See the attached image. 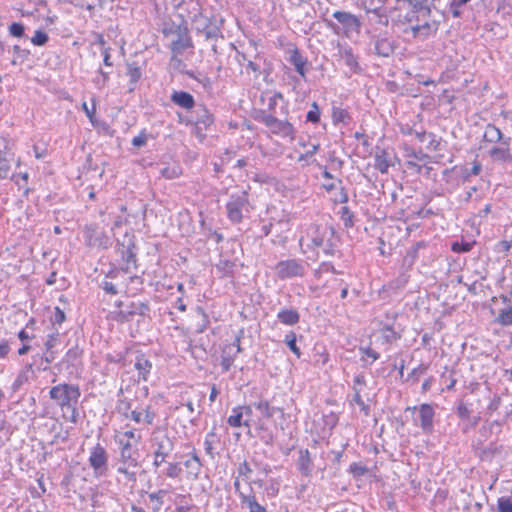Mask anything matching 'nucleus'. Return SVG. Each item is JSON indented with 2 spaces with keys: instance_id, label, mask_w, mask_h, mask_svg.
<instances>
[{
  "instance_id": "1",
  "label": "nucleus",
  "mask_w": 512,
  "mask_h": 512,
  "mask_svg": "<svg viewBox=\"0 0 512 512\" xmlns=\"http://www.w3.org/2000/svg\"><path fill=\"white\" fill-rule=\"evenodd\" d=\"M50 398L61 408L63 417L76 424L79 418L77 404L81 396L78 385L61 383L53 386L49 391Z\"/></svg>"
},
{
  "instance_id": "2",
  "label": "nucleus",
  "mask_w": 512,
  "mask_h": 512,
  "mask_svg": "<svg viewBox=\"0 0 512 512\" xmlns=\"http://www.w3.org/2000/svg\"><path fill=\"white\" fill-rule=\"evenodd\" d=\"M441 18V13L432 6L416 13H406L403 22L409 25L414 37L426 39L438 31Z\"/></svg>"
},
{
  "instance_id": "3",
  "label": "nucleus",
  "mask_w": 512,
  "mask_h": 512,
  "mask_svg": "<svg viewBox=\"0 0 512 512\" xmlns=\"http://www.w3.org/2000/svg\"><path fill=\"white\" fill-rule=\"evenodd\" d=\"M334 234L335 231L332 227L317 224H312L307 231V237L312 246L321 248L326 255H333L334 253Z\"/></svg>"
},
{
  "instance_id": "4",
  "label": "nucleus",
  "mask_w": 512,
  "mask_h": 512,
  "mask_svg": "<svg viewBox=\"0 0 512 512\" xmlns=\"http://www.w3.org/2000/svg\"><path fill=\"white\" fill-rule=\"evenodd\" d=\"M251 209L252 206L246 190L231 194L226 203L227 217L233 223H240L244 214L250 213Z\"/></svg>"
},
{
  "instance_id": "5",
  "label": "nucleus",
  "mask_w": 512,
  "mask_h": 512,
  "mask_svg": "<svg viewBox=\"0 0 512 512\" xmlns=\"http://www.w3.org/2000/svg\"><path fill=\"white\" fill-rule=\"evenodd\" d=\"M255 119L263 123L275 135L290 139L295 137L294 126L287 120H280L266 111H260Z\"/></svg>"
},
{
  "instance_id": "6",
  "label": "nucleus",
  "mask_w": 512,
  "mask_h": 512,
  "mask_svg": "<svg viewBox=\"0 0 512 512\" xmlns=\"http://www.w3.org/2000/svg\"><path fill=\"white\" fill-rule=\"evenodd\" d=\"M139 457V451H119L116 462L117 472L124 475L128 481L135 482L137 480L135 469L140 467Z\"/></svg>"
},
{
  "instance_id": "7",
  "label": "nucleus",
  "mask_w": 512,
  "mask_h": 512,
  "mask_svg": "<svg viewBox=\"0 0 512 512\" xmlns=\"http://www.w3.org/2000/svg\"><path fill=\"white\" fill-rule=\"evenodd\" d=\"M276 276L281 279L303 277L306 272L304 262L299 259H287L279 261L274 268Z\"/></svg>"
},
{
  "instance_id": "8",
  "label": "nucleus",
  "mask_w": 512,
  "mask_h": 512,
  "mask_svg": "<svg viewBox=\"0 0 512 512\" xmlns=\"http://www.w3.org/2000/svg\"><path fill=\"white\" fill-rule=\"evenodd\" d=\"M116 306L119 308L117 312V320L120 322H128L135 315L144 316L150 310L149 304L141 301H119L116 303Z\"/></svg>"
},
{
  "instance_id": "9",
  "label": "nucleus",
  "mask_w": 512,
  "mask_h": 512,
  "mask_svg": "<svg viewBox=\"0 0 512 512\" xmlns=\"http://www.w3.org/2000/svg\"><path fill=\"white\" fill-rule=\"evenodd\" d=\"M342 26L343 33L346 37L353 34H360L362 27L361 16H357L348 11L337 10L332 15Z\"/></svg>"
},
{
  "instance_id": "10",
  "label": "nucleus",
  "mask_w": 512,
  "mask_h": 512,
  "mask_svg": "<svg viewBox=\"0 0 512 512\" xmlns=\"http://www.w3.org/2000/svg\"><path fill=\"white\" fill-rule=\"evenodd\" d=\"M150 441L157 456H169L175 447L174 438L160 429L153 431Z\"/></svg>"
},
{
  "instance_id": "11",
  "label": "nucleus",
  "mask_w": 512,
  "mask_h": 512,
  "mask_svg": "<svg viewBox=\"0 0 512 512\" xmlns=\"http://www.w3.org/2000/svg\"><path fill=\"white\" fill-rule=\"evenodd\" d=\"M89 465L96 476H103L108 470V452L100 443H97L90 451Z\"/></svg>"
},
{
  "instance_id": "12",
  "label": "nucleus",
  "mask_w": 512,
  "mask_h": 512,
  "mask_svg": "<svg viewBox=\"0 0 512 512\" xmlns=\"http://www.w3.org/2000/svg\"><path fill=\"white\" fill-rule=\"evenodd\" d=\"M83 234L86 245L90 247L107 248L110 245L109 237L97 224L86 225Z\"/></svg>"
},
{
  "instance_id": "13",
  "label": "nucleus",
  "mask_w": 512,
  "mask_h": 512,
  "mask_svg": "<svg viewBox=\"0 0 512 512\" xmlns=\"http://www.w3.org/2000/svg\"><path fill=\"white\" fill-rule=\"evenodd\" d=\"M253 405H239L232 409V414L227 418L229 426L237 428L245 426L250 428Z\"/></svg>"
},
{
  "instance_id": "14",
  "label": "nucleus",
  "mask_w": 512,
  "mask_h": 512,
  "mask_svg": "<svg viewBox=\"0 0 512 512\" xmlns=\"http://www.w3.org/2000/svg\"><path fill=\"white\" fill-rule=\"evenodd\" d=\"M511 140V137H507L504 141L493 145L488 150V155L493 162L500 164L512 163Z\"/></svg>"
},
{
  "instance_id": "15",
  "label": "nucleus",
  "mask_w": 512,
  "mask_h": 512,
  "mask_svg": "<svg viewBox=\"0 0 512 512\" xmlns=\"http://www.w3.org/2000/svg\"><path fill=\"white\" fill-rule=\"evenodd\" d=\"M193 46L192 39L189 35V30L186 26L178 29L176 39L170 44V49L174 56L181 55L186 49Z\"/></svg>"
},
{
  "instance_id": "16",
  "label": "nucleus",
  "mask_w": 512,
  "mask_h": 512,
  "mask_svg": "<svg viewBox=\"0 0 512 512\" xmlns=\"http://www.w3.org/2000/svg\"><path fill=\"white\" fill-rule=\"evenodd\" d=\"M419 426L425 434H432L434 430L433 419L435 412L430 404H421L418 408Z\"/></svg>"
},
{
  "instance_id": "17",
  "label": "nucleus",
  "mask_w": 512,
  "mask_h": 512,
  "mask_svg": "<svg viewBox=\"0 0 512 512\" xmlns=\"http://www.w3.org/2000/svg\"><path fill=\"white\" fill-rule=\"evenodd\" d=\"M187 123H194L197 134L200 135L202 130H206L214 123V117L205 106H199L195 120H189Z\"/></svg>"
},
{
  "instance_id": "18",
  "label": "nucleus",
  "mask_w": 512,
  "mask_h": 512,
  "mask_svg": "<svg viewBox=\"0 0 512 512\" xmlns=\"http://www.w3.org/2000/svg\"><path fill=\"white\" fill-rule=\"evenodd\" d=\"M395 9H407V13H416L432 7L430 0H395Z\"/></svg>"
},
{
  "instance_id": "19",
  "label": "nucleus",
  "mask_w": 512,
  "mask_h": 512,
  "mask_svg": "<svg viewBox=\"0 0 512 512\" xmlns=\"http://www.w3.org/2000/svg\"><path fill=\"white\" fill-rule=\"evenodd\" d=\"M507 138L502 131L492 123L485 126L482 141L484 144H498Z\"/></svg>"
},
{
  "instance_id": "20",
  "label": "nucleus",
  "mask_w": 512,
  "mask_h": 512,
  "mask_svg": "<svg viewBox=\"0 0 512 512\" xmlns=\"http://www.w3.org/2000/svg\"><path fill=\"white\" fill-rule=\"evenodd\" d=\"M391 166L390 153L382 148L376 147L374 154V167L382 174L388 173Z\"/></svg>"
},
{
  "instance_id": "21",
  "label": "nucleus",
  "mask_w": 512,
  "mask_h": 512,
  "mask_svg": "<svg viewBox=\"0 0 512 512\" xmlns=\"http://www.w3.org/2000/svg\"><path fill=\"white\" fill-rule=\"evenodd\" d=\"M170 100L177 106L190 110L195 106L194 97L186 91L174 90L170 96Z\"/></svg>"
},
{
  "instance_id": "22",
  "label": "nucleus",
  "mask_w": 512,
  "mask_h": 512,
  "mask_svg": "<svg viewBox=\"0 0 512 512\" xmlns=\"http://www.w3.org/2000/svg\"><path fill=\"white\" fill-rule=\"evenodd\" d=\"M290 56L288 61L292 64L296 70V72L303 78H306V64L307 59L302 56L298 48H294L289 51Z\"/></svg>"
},
{
  "instance_id": "23",
  "label": "nucleus",
  "mask_w": 512,
  "mask_h": 512,
  "mask_svg": "<svg viewBox=\"0 0 512 512\" xmlns=\"http://www.w3.org/2000/svg\"><path fill=\"white\" fill-rule=\"evenodd\" d=\"M135 369L138 371V380L147 381L152 369V363L144 354H138L135 360Z\"/></svg>"
},
{
  "instance_id": "24",
  "label": "nucleus",
  "mask_w": 512,
  "mask_h": 512,
  "mask_svg": "<svg viewBox=\"0 0 512 512\" xmlns=\"http://www.w3.org/2000/svg\"><path fill=\"white\" fill-rule=\"evenodd\" d=\"M395 50V46L388 38H376L374 40V52L381 57H390Z\"/></svg>"
},
{
  "instance_id": "25",
  "label": "nucleus",
  "mask_w": 512,
  "mask_h": 512,
  "mask_svg": "<svg viewBox=\"0 0 512 512\" xmlns=\"http://www.w3.org/2000/svg\"><path fill=\"white\" fill-rule=\"evenodd\" d=\"M277 319L284 325L293 326L300 320V314L294 308H283L277 313Z\"/></svg>"
},
{
  "instance_id": "26",
  "label": "nucleus",
  "mask_w": 512,
  "mask_h": 512,
  "mask_svg": "<svg viewBox=\"0 0 512 512\" xmlns=\"http://www.w3.org/2000/svg\"><path fill=\"white\" fill-rule=\"evenodd\" d=\"M119 251L121 253L122 260L124 262L121 269L125 273H129L131 271V265L135 266V263H136V255L134 254V252L131 249V244H129L128 246H125L124 244H122L121 248H119Z\"/></svg>"
},
{
  "instance_id": "27",
  "label": "nucleus",
  "mask_w": 512,
  "mask_h": 512,
  "mask_svg": "<svg viewBox=\"0 0 512 512\" xmlns=\"http://www.w3.org/2000/svg\"><path fill=\"white\" fill-rule=\"evenodd\" d=\"M252 405L258 411H260V413L263 415V417H265L267 419L272 418L277 412H280L283 414L282 408H279L276 406H271L270 403L265 399H262L258 402H254Z\"/></svg>"
},
{
  "instance_id": "28",
  "label": "nucleus",
  "mask_w": 512,
  "mask_h": 512,
  "mask_svg": "<svg viewBox=\"0 0 512 512\" xmlns=\"http://www.w3.org/2000/svg\"><path fill=\"white\" fill-rule=\"evenodd\" d=\"M236 60L240 65L245 64L247 71H252L256 77L260 75V65L256 61L251 60L246 53L236 50Z\"/></svg>"
},
{
  "instance_id": "29",
  "label": "nucleus",
  "mask_w": 512,
  "mask_h": 512,
  "mask_svg": "<svg viewBox=\"0 0 512 512\" xmlns=\"http://www.w3.org/2000/svg\"><path fill=\"white\" fill-rule=\"evenodd\" d=\"M340 57L343 59L345 64L353 71L357 72L360 70L358 59L353 54L352 48L344 47L340 49Z\"/></svg>"
},
{
  "instance_id": "30",
  "label": "nucleus",
  "mask_w": 512,
  "mask_h": 512,
  "mask_svg": "<svg viewBox=\"0 0 512 512\" xmlns=\"http://www.w3.org/2000/svg\"><path fill=\"white\" fill-rule=\"evenodd\" d=\"M130 418L136 423H141L145 421L146 424L151 425L155 419V413L151 410L150 406H147L144 409V412L141 411H131Z\"/></svg>"
},
{
  "instance_id": "31",
  "label": "nucleus",
  "mask_w": 512,
  "mask_h": 512,
  "mask_svg": "<svg viewBox=\"0 0 512 512\" xmlns=\"http://www.w3.org/2000/svg\"><path fill=\"white\" fill-rule=\"evenodd\" d=\"M312 460L310 456L309 450L300 451V455L298 458V469L299 471L305 475L308 476L312 471Z\"/></svg>"
},
{
  "instance_id": "32",
  "label": "nucleus",
  "mask_w": 512,
  "mask_h": 512,
  "mask_svg": "<svg viewBox=\"0 0 512 512\" xmlns=\"http://www.w3.org/2000/svg\"><path fill=\"white\" fill-rule=\"evenodd\" d=\"M219 443V437L214 430L208 432L204 440V449L207 455L214 459L216 456L215 445Z\"/></svg>"
},
{
  "instance_id": "33",
  "label": "nucleus",
  "mask_w": 512,
  "mask_h": 512,
  "mask_svg": "<svg viewBox=\"0 0 512 512\" xmlns=\"http://www.w3.org/2000/svg\"><path fill=\"white\" fill-rule=\"evenodd\" d=\"M184 466L188 469L189 474L193 475L194 477H197L200 474L202 462L195 450L191 453L190 459L184 462Z\"/></svg>"
},
{
  "instance_id": "34",
  "label": "nucleus",
  "mask_w": 512,
  "mask_h": 512,
  "mask_svg": "<svg viewBox=\"0 0 512 512\" xmlns=\"http://www.w3.org/2000/svg\"><path fill=\"white\" fill-rule=\"evenodd\" d=\"M425 246H426L425 242L420 241V242H417L412 247H410L407 250V253L404 257V260H403L404 264L407 265L408 267H412L414 265L416 259L418 258L419 250L422 248H425Z\"/></svg>"
},
{
  "instance_id": "35",
  "label": "nucleus",
  "mask_w": 512,
  "mask_h": 512,
  "mask_svg": "<svg viewBox=\"0 0 512 512\" xmlns=\"http://www.w3.org/2000/svg\"><path fill=\"white\" fill-rule=\"evenodd\" d=\"M240 501L248 506L249 512H267L266 508L256 501L254 495L240 494Z\"/></svg>"
},
{
  "instance_id": "36",
  "label": "nucleus",
  "mask_w": 512,
  "mask_h": 512,
  "mask_svg": "<svg viewBox=\"0 0 512 512\" xmlns=\"http://www.w3.org/2000/svg\"><path fill=\"white\" fill-rule=\"evenodd\" d=\"M127 75L129 76V91L132 92L135 89L136 83L141 78V71L140 68L137 66L136 63H128L127 64Z\"/></svg>"
},
{
  "instance_id": "37",
  "label": "nucleus",
  "mask_w": 512,
  "mask_h": 512,
  "mask_svg": "<svg viewBox=\"0 0 512 512\" xmlns=\"http://www.w3.org/2000/svg\"><path fill=\"white\" fill-rule=\"evenodd\" d=\"M199 32L204 35L206 40H216L218 37L223 38L220 28L216 25H212L210 22L206 23Z\"/></svg>"
},
{
  "instance_id": "38",
  "label": "nucleus",
  "mask_w": 512,
  "mask_h": 512,
  "mask_svg": "<svg viewBox=\"0 0 512 512\" xmlns=\"http://www.w3.org/2000/svg\"><path fill=\"white\" fill-rule=\"evenodd\" d=\"M235 354L231 353V346H226L221 354V362L220 365L224 372H228L235 360Z\"/></svg>"
},
{
  "instance_id": "39",
  "label": "nucleus",
  "mask_w": 512,
  "mask_h": 512,
  "mask_svg": "<svg viewBox=\"0 0 512 512\" xmlns=\"http://www.w3.org/2000/svg\"><path fill=\"white\" fill-rule=\"evenodd\" d=\"M29 175L28 173L13 174L11 180L18 186L19 190H23L25 196L28 195L30 189L27 187Z\"/></svg>"
},
{
  "instance_id": "40",
  "label": "nucleus",
  "mask_w": 512,
  "mask_h": 512,
  "mask_svg": "<svg viewBox=\"0 0 512 512\" xmlns=\"http://www.w3.org/2000/svg\"><path fill=\"white\" fill-rule=\"evenodd\" d=\"M369 471L368 467L361 462H353L350 464L348 472L353 476L355 479H359L360 477L367 474Z\"/></svg>"
},
{
  "instance_id": "41",
  "label": "nucleus",
  "mask_w": 512,
  "mask_h": 512,
  "mask_svg": "<svg viewBox=\"0 0 512 512\" xmlns=\"http://www.w3.org/2000/svg\"><path fill=\"white\" fill-rule=\"evenodd\" d=\"M332 119L334 123H347L351 117L347 110L340 107H333Z\"/></svg>"
},
{
  "instance_id": "42",
  "label": "nucleus",
  "mask_w": 512,
  "mask_h": 512,
  "mask_svg": "<svg viewBox=\"0 0 512 512\" xmlns=\"http://www.w3.org/2000/svg\"><path fill=\"white\" fill-rule=\"evenodd\" d=\"M167 491L164 489H160L157 492H152L148 494V497L151 502H156L155 507L153 508L154 512H159L164 501V497L166 496Z\"/></svg>"
},
{
  "instance_id": "43",
  "label": "nucleus",
  "mask_w": 512,
  "mask_h": 512,
  "mask_svg": "<svg viewBox=\"0 0 512 512\" xmlns=\"http://www.w3.org/2000/svg\"><path fill=\"white\" fill-rule=\"evenodd\" d=\"M497 322L502 326H512V305L500 310Z\"/></svg>"
},
{
  "instance_id": "44",
  "label": "nucleus",
  "mask_w": 512,
  "mask_h": 512,
  "mask_svg": "<svg viewBox=\"0 0 512 512\" xmlns=\"http://www.w3.org/2000/svg\"><path fill=\"white\" fill-rule=\"evenodd\" d=\"M296 334L292 331L286 334L284 342L289 349L296 355L297 358L301 357V350L296 344Z\"/></svg>"
},
{
  "instance_id": "45",
  "label": "nucleus",
  "mask_w": 512,
  "mask_h": 512,
  "mask_svg": "<svg viewBox=\"0 0 512 512\" xmlns=\"http://www.w3.org/2000/svg\"><path fill=\"white\" fill-rule=\"evenodd\" d=\"M340 218L344 223L346 228H350L354 226V215L352 211L347 207L343 206L339 210Z\"/></svg>"
},
{
  "instance_id": "46",
  "label": "nucleus",
  "mask_w": 512,
  "mask_h": 512,
  "mask_svg": "<svg viewBox=\"0 0 512 512\" xmlns=\"http://www.w3.org/2000/svg\"><path fill=\"white\" fill-rule=\"evenodd\" d=\"M116 443L119 445V451H139L137 447L134 445L133 441H130L129 439H124V437H115Z\"/></svg>"
},
{
  "instance_id": "47",
  "label": "nucleus",
  "mask_w": 512,
  "mask_h": 512,
  "mask_svg": "<svg viewBox=\"0 0 512 512\" xmlns=\"http://www.w3.org/2000/svg\"><path fill=\"white\" fill-rule=\"evenodd\" d=\"M497 512H512V498L509 496L499 497L497 500Z\"/></svg>"
},
{
  "instance_id": "48",
  "label": "nucleus",
  "mask_w": 512,
  "mask_h": 512,
  "mask_svg": "<svg viewBox=\"0 0 512 512\" xmlns=\"http://www.w3.org/2000/svg\"><path fill=\"white\" fill-rule=\"evenodd\" d=\"M192 508L190 496L180 495L178 496L176 511L177 512H189Z\"/></svg>"
},
{
  "instance_id": "49",
  "label": "nucleus",
  "mask_w": 512,
  "mask_h": 512,
  "mask_svg": "<svg viewBox=\"0 0 512 512\" xmlns=\"http://www.w3.org/2000/svg\"><path fill=\"white\" fill-rule=\"evenodd\" d=\"M382 335L387 343H392L400 338V334L397 333L390 325H385L382 328Z\"/></svg>"
},
{
  "instance_id": "50",
  "label": "nucleus",
  "mask_w": 512,
  "mask_h": 512,
  "mask_svg": "<svg viewBox=\"0 0 512 512\" xmlns=\"http://www.w3.org/2000/svg\"><path fill=\"white\" fill-rule=\"evenodd\" d=\"M196 312L201 316V323L197 328V332L203 333L210 324L209 316L201 306L196 307Z\"/></svg>"
},
{
  "instance_id": "51",
  "label": "nucleus",
  "mask_w": 512,
  "mask_h": 512,
  "mask_svg": "<svg viewBox=\"0 0 512 512\" xmlns=\"http://www.w3.org/2000/svg\"><path fill=\"white\" fill-rule=\"evenodd\" d=\"M181 473H182V468L179 463H177V462L168 463V466L165 471V475L168 478H172V479L178 478L181 475Z\"/></svg>"
},
{
  "instance_id": "52",
  "label": "nucleus",
  "mask_w": 512,
  "mask_h": 512,
  "mask_svg": "<svg viewBox=\"0 0 512 512\" xmlns=\"http://www.w3.org/2000/svg\"><path fill=\"white\" fill-rule=\"evenodd\" d=\"M306 120L311 123H318L320 121V109L316 102L311 104V109L306 115Z\"/></svg>"
},
{
  "instance_id": "53",
  "label": "nucleus",
  "mask_w": 512,
  "mask_h": 512,
  "mask_svg": "<svg viewBox=\"0 0 512 512\" xmlns=\"http://www.w3.org/2000/svg\"><path fill=\"white\" fill-rule=\"evenodd\" d=\"M81 350L78 348V346H75V347H72L70 348L66 354H65V357H64V360L70 364V365H73L74 362L80 358L81 356Z\"/></svg>"
},
{
  "instance_id": "54",
  "label": "nucleus",
  "mask_w": 512,
  "mask_h": 512,
  "mask_svg": "<svg viewBox=\"0 0 512 512\" xmlns=\"http://www.w3.org/2000/svg\"><path fill=\"white\" fill-rule=\"evenodd\" d=\"M470 0H451L450 1V11L453 17L457 18L461 15V7L468 3Z\"/></svg>"
},
{
  "instance_id": "55",
  "label": "nucleus",
  "mask_w": 512,
  "mask_h": 512,
  "mask_svg": "<svg viewBox=\"0 0 512 512\" xmlns=\"http://www.w3.org/2000/svg\"><path fill=\"white\" fill-rule=\"evenodd\" d=\"M9 33L13 36V37H17V38H22L25 36V28H24V25L22 23H19V22H13L10 26H9Z\"/></svg>"
},
{
  "instance_id": "56",
  "label": "nucleus",
  "mask_w": 512,
  "mask_h": 512,
  "mask_svg": "<svg viewBox=\"0 0 512 512\" xmlns=\"http://www.w3.org/2000/svg\"><path fill=\"white\" fill-rule=\"evenodd\" d=\"M473 243L470 242H454L452 243L451 249L455 253H466L472 249Z\"/></svg>"
},
{
  "instance_id": "57",
  "label": "nucleus",
  "mask_w": 512,
  "mask_h": 512,
  "mask_svg": "<svg viewBox=\"0 0 512 512\" xmlns=\"http://www.w3.org/2000/svg\"><path fill=\"white\" fill-rule=\"evenodd\" d=\"M185 25H176L174 22L165 23L162 29V33L165 37L176 36L178 29H182Z\"/></svg>"
},
{
  "instance_id": "58",
  "label": "nucleus",
  "mask_w": 512,
  "mask_h": 512,
  "mask_svg": "<svg viewBox=\"0 0 512 512\" xmlns=\"http://www.w3.org/2000/svg\"><path fill=\"white\" fill-rule=\"evenodd\" d=\"M48 40H49L48 35L41 30H37L35 32L34 36L31 38V42L35 46H43L48 42Z\"/></svg>"
},
{
  "instance_id": "59",
  "label": "nucleus",
  "mask_w": 512,
  "mask_h": 512,
  "mask_svg": "<svg viewBox=\"0 0 512 512\" xmlns=\"http://www.w3.org/2000/svg\"><path fill=\"white\" fill-rule=\"evenodd\" d=\"M59 343V333H52L47 336L44 342L45 350H55Z\"/></svg>"
},
{
  "instance_id": "60",
  "label": "nucleus",
  "mask_w": 512,
  "mask_h": 512,
  "mask_svg": "<svg viewBox=\"0 0 512 512\" xmlns=\"http://www.w3.org/2000/svg\"><path fill=\"white\" fill-rule=\"evenodd\" d=\"M117 436L124 437V439H129L130 441H133L135 446H137V444L141 440V435L136 434V431L134 429L127 430L123 433L118 434Z\"/></svg>"
},
{
  "instance_id": "61",
  "label": "nucleus",
  "mask_w": 512,
  "mask_h": 512,
  "mask_svg": "<svg viewBox=\"0 0 512 512\" xmlns=\"http://www.w3.org/2000/svg\"><path fill=\"white\" fill-rule=\"evenodd\" d=\"M427 370V367L424 365H419L418 367H415L412 369V371L409 373L406 381H409L410 379H413L415 382L418 381L419 377L423 375Z\"/></svg>"
},
{
  "instance_id": "62",
  "label": "nucleus",
  "mask_w": 512,
  "mask_h": 512,
  "mask_svg": "<svg viewBox=\"0 0 512 512\" xmlns=\"http://www.w3.org/2000/svg\"><path fill=\"white\" fill-rule=\"evenodd\" d=\"M278 100H283V95L281 92H274L272 96L268 99V110L272 113H275V108Z\"/></svg>"
},
{
  "instance_id": "63",
  "label": "nucleus",
  "mask_w": 512,
  "mask_h": 512,
  "mask_svg": "<svg viewBox=\"0 0 512 512\" xmlns=\"http://www.w3.org/2000/svg\"><path fill=\"white\" fill-rule=\"evenodd\" d=\"M329 272L333 273V274L339 273L331 263L323 262L320 264L319 268L315 271V275L318 276L321 273H329Z\"/></svg>"
},
{
  "instance_id": "64",
  "label": "nucleus",
  "mask_w": 512,
  "mask_h": 512,
  "mask_svg": "<svg viewBox=\"0 0 512 512\" xmlns=\"http://www.w3.org/2000/svg\"><path fill=\"white\" fill-rule=\"evenodd\" d=\"M237 472H238V477H244L247 479L249 477V475L252 473V469H251L249 463L247 461H244L239 464V466L237 468Z\"/></svg>"
}]
</instances>
